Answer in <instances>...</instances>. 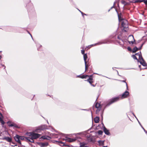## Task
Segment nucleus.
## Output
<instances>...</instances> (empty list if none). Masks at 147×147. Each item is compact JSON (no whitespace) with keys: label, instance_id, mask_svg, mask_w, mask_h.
<instances>
[{"label":"nucleus","instance_id":"31","mask_svg":"<svg viewBox=\"0 0 147 147\" xmlns=\"http://www.w3.org/2000/svg\"><path fill=\"white\" fill-rule=\"evenodd\" d=\"M121 2L122 4H124L125 5H126V2L125 1L122 0L121 1Z\"/></svg>","mask_w":147,"mask_h":147},{"label":"nucleus","instance_id":"23","mask_svg":"<svg viewBox=\"0 0 147 147\" xmlns=\"http://www.w3.org/2000/svg\"><path fill=\"white\" fill-rule=\"evenodd\" d=\"M0 123H1V125H3L5 123V122L3 121V119H0Z\"/></svg>","mask_w":147,"mask_h":147},{"label":"nucleus","instance_id":"17","mask_svg":"<svg viewBox=\"0 0 147 147\" xmlns=\"http://www.w3.org/2000/svg\"><path fill=\"white\" fill-rule=\"evenodd\" d=\"M144 2L146 5H147V0H143L142 1L140 0H138L136 1V2Z\"/></svg>","mask_w":147,"mask_h":147},{"label":"nucleus","instance_id":"5","mask_svg":"<svg viewBox=\"0 0 147 147\" xmlns=\"http://www.w3.org/2000/svg\"><path fill=\"white\" fill-rule=\"evenodd\" d=\"M128 41L129 44H133L135 41L134 36L132 35L129 36L128 38Z\"/></svg>","mask_w":147,"mask_h":147},{"label":"nucleus","instance_id":"15","mask_svg":"<svg viewBox=\"0 0 147 147\" xmlns=\"http://www.w3.org/2000/svg\"><path fill=\"white\" fill-rule=\"evenodd\" d=\"M48 144L47 142L41 143L40 144V146L41 147H45L48 146Z\"/></svg>","mask_w":147,"mask_h":147},{"label":"nucleus","instance_id":"14","mask_svg":"<svg viewBox=\"0 0 147 147\" xmlns=\"http://www.w3.org/2000/svg\"><path fill=\"white\" fill-rule=\"evenodd\" d=\"M3 140H5L9 142H10L11 141L12 139L11 138L8 137H5L3 138Z\"/></svg>","mask_w":147,"mask_h":147},{"label":"nucleus","instance_id":"9","mask_svg":"<svg viewBox=\"0 0 147 147\" xmlns=\"http://www.w3.org/2000/svg\"><path fill=\"white\" fill-rule=\"evenodd\" d=\"M47 128V127L45 125H42L41 126L38 127V129L36 130L35 131L36 132H38L39 131L38 130L40 131L41 130H43Z\"/></svg>","mask_w":147,"mask_h":147},{"label":"nucleus","instance_id":"42","mask_svg":"<svg viewBox=\"0 0 147 147\" xmlns=\"http://www.w3.org/2000/svg\"><path fill=\"white\" fill-rule=\"evenodd\" d=\"M92 66H91V68H90V69H91V68H92Z\"/></svg>","mask_w":147,"mask_h":147},{"label":"nucleus","instance_id":"29","mask_svg":"<svg viewBox=\"0 0 147 147\" xmlns=\"http://www.w3.org/2000/svg\"><path fill=\"white\" fill-rule=\"evenodd\" d=\"M59 144L60 145H62L63 146L64 145V143L61 141L59 142Z\"/></svg>","mask_w":147,"mask_h":147},{"label":"nucleus","instance_id":"22","mask_svg":"<svg viewBox=\"0 0 147 147\" xmlns=\"http://www.w3.org/2000/svg\"><path fill=\"white\" fill-rule=\"evenodd\" d=\"M139 57V60L140 61H144V59H143V58L142 56V55H140V56Z\"/></svg>","mask_w":147,"mask_h":147},{"label":"nucleus","instance_id":"21","mask_svg":"<svg viewBox=\"0 0 147 147\" xmlns=\"http://www.w3.org/2000/svg\"><path fill=\"white\" fill-rule=\"evenodd\" d=\"M138 50V48H137L136 47H135L132 50V52L133 53H135Z\"/></svg>","mask_w":147,"mask_h":147},{"label":"nucleus","instance_id":"41","mask_svg":"<svg viewBox=\"0 0 147 147\" xmlns=\"http://www.w3.org/2000/svg\"><path fill=\"white\" fill-rule=\"evenodd\" d=\"M103 147H107V146H103Z\"/></svg>","mask_w":147,"mask_h":147},{"label":"nucleus","instance_id":"13","mask_svg":"<svg viewBox=\"0 0 147 147\" xmlns=\"http://www.w3.org/2000/svg\"><path fill=\"white\" fill-rule=\"evenodd\" d=\"M20 136L18 135H16L14 137L15 140L19 143H21V141L20 140Z\"/></svg>","mask_w":147,"mask_h":147},{"label":"nucleus","instance_id":"2","mask_svg":"<svg viewBox=\"0 0 147 147\" xmlns=\"http://www.w3.org/2000/svg\"><path fill=\"white\" fill-rule=\"evenodd\" d=\"M28 135L29 137H28L27 141L31 142H34V139H36L40 136V135L38 134L33 133H29Z\"/></svg>","mask_w":147,"mask_h":147},{"label":"nucleus","instance_id":"12","mask_svg":"<svg viewBox=\"0 0 147 147\" xmlns=\"http://www.w3.org/2000/svg\"><path fill=\"white\" fill-rule=\"evenodd\" d=\"M103 130L105 134L108 135H110V133L109 132V130H108L105 126H104L103 127Z\"/></svg>","mask_w":147,"mask_h":147},{"label":"nucleus","instance_id":"3","mask_svg":"<svg viewBox=\"0 0 147 147\" xmlns=\"http://www.w3.org/2000/svg\"><path fill=\"white\" fill-rule=\"evenodd\" d=\"M121 26L123 28L125 32H127L128 30V22L127 20H123L121 23Z\"/></svg>","mask_w":147,"mask_h":147},{"label":"nucleus","instance_id":"32","mask_svg":"<svg viewBox=\"0 0 147 147\" xmlns=\"http://www.w3.org/2000/svg\"><path fill=\"white\" fill-rule=\"evenodd\" d=\"M132 57L134 59H136L138 61V59H137V57L135 56V55H133L132 56Z\"/></svg>","mask_w":147,"mask_h":147},{"label":"nucleus","instance_id":"10","mask_svg":"<svg viewBox=\"0 0 147 147\" xmlns=\"http://www.w3.org/2000/svg\"><path fill=\"white\" fill-rule=\"evenodd\" d=\"M117 38L119 40H117V41L120 45H123L124 42L123 40L121 39V36H118L117 37Z\"/></svg>","mask_w":147,"mask_h":147},{"label":"nucleus","instance_id":"6","mask_svg":"<svg viewBox=\"0 0 147 147\" xmlns=\"http://www.w3.org/2000/svg\"><path fill=\"white\" fill-rule=\"evenodd\" d=\"M79 138H80V137H77L76 138H71L65 137V141L66 142H72L75 141L77 139Z\"/></svg>","mask_w":147,"mask_h":147},{"label":"nucleus","instance_id":"28","mask_svg":"<svg viewBox=\"0 0 147 147\" xmlns=\"http://www.w3.org/2000/svg\"><path fill=\"white\" fill-rule=\"evenodd\" d=\"M82 50H81V53L83 55H84V52H85V50H84V48L83 47H82Z\"/></svg>","mask_w":147,"mask_h":147},{"label":"nucleus","instance_id":"36","mask_svg":"<svg viewBox=\"0 0 147 147\" xmlns=\"http://www.w3.org/2000/svg\"><path fill=\"white\" fill-rule=\"evenodd\" d=\"M127 49L129 51H131V48L130 47H128L127 48Z\"/></svg>","mask_w":147,"mask_h":147},{"label":"nucleus","instance_id":"26","mask_svg":"<svg viewBox=\"0 0 147 147\" xmlns=\"http://www.w3.org/2000/svg\"><path fill=\"white\" fill-rule=\"evenodd\" d=\"M49 138V137L46 136H43L42 137V138L44 139H48Z\"/></svg>","mask_w":147,"mask_h":147},{"label":"nucleus","instance_id":"1","mask_svg":"<svg viewBox=\"0 0 147 147\" xmlns=\"http://www.w3.org/2000/svg\"><path fill=\"white\" fill-rule=\"evenodd\" d=\"M78 77L82 79H86L88 77L89 78L86 81L89 82V83L91 84V85L93 87H95L96 85V83L95 84H93L94 82L93 80V75H91L90 76L88 75H79L78 76Z\"/></svg>","mask_w":147,"mask_h":147},{"label":"nucleus","instance_id":"30","mask_svg":"<svg viewBox=\"0 0 147 147\" xmlns=\"http://www.w3.org/2000/svg\"><path fill=\"white\" fill-rule=\"evenodd\" d=\"M4 117L2 115V114L0 113V119H3Z\"/></svg>","mask_w":147,"mask_h":147},{"label":"nucleus","instance_id":"34","mask_svg":"<svg viewBox=\"0 0 147 147\" xmlns=\"http://www.w3.org/2000/svg\"><path fill=\"white\" fill-rule=\"evenodd\" d=\"M79 10V11L81 13L82 16H84V15H86V14H85L84 13H83V12H82V11H80V10Z\"/></svg>","mask_w":147,"mask_h":147},{"label":"nucleus","instance_id":"4","mask_svg":"<svg viewBox=\"0 0 147 147\" xmlns=\"http://www.w3.org/2000/svg\"><path fill=\"white\" fill-rule=\"evenodd\" d=\"M119 98L116 97L111 99L110 100L108 103L107 105V106H109L113 102L119 100Z\"/></svg>","mask_w":147,"mask_h":147},{"label":"nucleus","instance_id":"37","mask_svg":"<svg viewBox=\"0 0 147 147\" xmlns=\"http://www.w3.org/2000/svg\"><path fill=\"white\" fill-rule=\"evenodd\" d=\"M143 45V44H142L141 45V46L139 48H138V50H140L142 48V46Z\"/></svg>","mask_w":147,"mask_h":147},{"label":"nucleus","instance_id":"16","mask_svg":"<svg viewBox=\"0 0 147 147\" xmlns=\"http://www.w3.org/2000/svg\"><path fill=\"white\" fill-rule=\"evenodd\" d=\"M100 121L99 117H96L94 119V121L95 123H98Z\"/></svg>","mask_w":147,"mask_h":147},{"label":"nucleus","instance_id":"35","mask_svg":"<svg viewBox=\"0 0 147 147\" xmlns=\"http://www.w3.org/2000/svg\"><path fill=\"white\" fill-rule=\"evenodd\" d=\"M94 45H90L89 46H88V49H89L92 46H94Z\"/></svg>","mask_w":147,"mask_h":147},{"label":"nucleus","instance_id":"11","mask_svg":"<svg viewBox=\"0 0 147 147\" xmlns=\"http://www.w3.org/2000/svg\"><path fill=\"white\" fill-rule=\"evenodd\" d=\"M85 71H87L88 68L90 67V64L89 63L88 61L85 62Z\"/></svg>","mask_w":147,"mask_h":147},{"label":"nucleus","instance_id":"8","mask_svg":"<svg viewBox=\"0 0 147 147\" xmlns=\"http://www.w3.org/2000/svg\"><path fill=\"white\" fill-rule=\"evenodd\" d=\"M129 92L127 91H126L121 96V98H127L128 97L129 95Z\"/></svg>","mask_w":147,"mask_h":147},{"label":"nucleus","instance_id":"20","mask_svg":"<svg viewBox=\"0 0 147 147\" xmlns=\"http://www.w3.org/2000/svg\"><path fill=\"white\" fill-rule=\"evenodd\" d=\"M87 56L86 54H84V61L85 62H88L86 61L87 59Z\"/></svg>","mask_w":147,"mask_h":147},{"label":"nucleus","instance_id":"27","mask_svg":"<svg viewBox=\"0 0 147 147\" xmlns=\"http://www.w3.org/2000/svg\"><path fill=\"white\" fill-rule=\"evenodd\" d=\"M103 133V131L102 130H99L98 131V134L99 135H102V134Z\"/></svg>","mask_w":147,"mask_h":147},{"label":"nucleus","instance_id":"25","mask_svg":"<svg viewBox=\"0 0 147 147\" xmlns=\"http://www.w3.org/2000/svg\"><path fill=\"white\" fill-rule=\"evenodd\" d=\"M140 62L144 66H146V63L144 61H140Z\"/></svg>","mask_w":147,"mask_h":147},{"label":"nucleus","instance_id":"33","mask_svg":"<svg viewBox=\"0 0 147 147\" xmlns=\"http://www.w3.org/2000/svg\"><path fill=\"white\" fill-rule=\"evenodd\" d=\"M141 55V53L140 52V53H136L135 54V55L138 56L139 57L140 56V55Z\"/></svg>","mask_w":147,"mask_h":147},{"label":"nucleus","instance_id":"24","mask_svg":"<svg viewBox=\"0 0 147 147\" xmlns=\"http://www.w3.org/2000/svg\"><path fill=\"white\" fill-rule=\"evenodd\" d=\"M121 14H118V15L119 20V21H122V20L123 21V19L121 17Z\"/></svg>","mask_w":147,"mask_h":147},{"label":"nucleus","instance_id":"40","mask_svg":"<svg viewBox=\"0 0 147 147\" xmlns=\"http://www.w3.org/2000/svg\"><path fill=\"white\" fill-rule=\"evenodd\" d=\"M30 34V35H31V37H32V35H31Z\"/></svg>","mask_w":147,"mask_h":147},{"label":"nucleus","instance_id":"18","mask_svg":"<svg viewBox=\"0 0 147 147\" xmlns=\"http://www.w3.org/2000/svg\"><path fill=\"white\" fill-rule=\"evenodd\" d=\"M20 140H27L28 137H24L23 136H20Z\"/></svg>","mask_w":147,"mask_h":147},{"label":"nucleus","instance_id":"38","mask_svg":"<svg viewBox=\"0 0 147 147\" xmlns=\"http://www.w3.org/2000/svg\"><path fill=\"white\" fill-rule=\"evenodd\" d=\"M123 82H125V83H126V85L127 86V83L125 81L123 80V81H122Z\"/></svg>","mask_w":147,"mask_h":147},{"label":"nucleus","instance_id":"39","mask_svg":"<svg viewBox=\"0 0 147 147\" xmlns=\"http://www.w3.org/2000/svg\"><path fill=\"white\" fill-rule=\"evenodd\" d=\"M1 58V56L0 55V59Z\"/></svg>","mask_w":147,"mask_h":147},{"label":"nucleus","instance_id":"19","mask_svg":"<svg viewBox=\"0 0 147 147\" xmlns=\"http://www.w3.org/2000/svg\"><path fill=\"white\" fill-rule=\"evenodd\" d=\"M95 107L97 109H100L101 107L100 105L97 102L95 105Z\"/></svg>","mask_w":147,"mask_h":147},{"label":"nucleus","instance_id":"7","mask_svg":"<svg viewBox=\"0 0 147 147\" xmlns=\"http://www.w3.org/2000/svg\"><path fill=\"white\" fill-rule=\"evenodd\" d=\"M7 123L9 126L14 127L16 128H19L18 125L13 123H11L10 121L7 122Z\"/></svg>","mask_w":147,"mask_h":147}]
</instances>
